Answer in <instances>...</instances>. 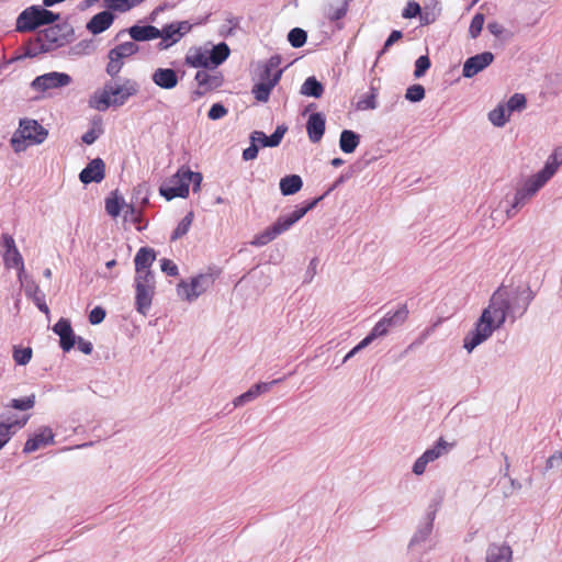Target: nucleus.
Here are the masks:
<instances>
[{"label":"nucleus","instance_id":"1","mask_svg":"<svg viewBox=\"0 0 562 562\" xmlns=\"http://www.w3.org/2000/svg\"><path fill=\"white\" fill-rule=\"evenodd\" d=\"M510 308L508 292L499 288L493 293L488 306L483 310L475 324V329L464 338V348L471 352L476 346L491 337L494 330L504 324Z\"/></svg>","mask_w":562,"mask_h":562},{"label":"nucleus","instance_id":"2","mask_svg":"<svg viewBox=\"0 0 562 562\" xmlns=\"http://www.w3.org/2000/svg\"><path fill=\"white\" fill-rule=\"evenodd\" d=\"M138 92V85L131 79L122 83H108L100 93H95L90 100V105L99 111H105L111 105H123L126 100Z\"/></svg>","mask_w":562,"mask_h":562},{"label":"nucleus","instance_id":"3","mask_svg":"<svg viewBox=\"0 0 562 562\" xmlns=\"http://www.w3.org/2000/svg\"><path fill=\"white\" fill-rule=\"evenodd\" d=\"M322 198L314 199L305 206L294 210L289 215L280 216L272 225L257 234L251 240L252 246L261 247L274 240L279 235L286 232L300 221L310 210H312Z\"/></svg>","mask_w":562,"mask_h":562},{"label":"nucleus","instance_id":"4","mask_svg":"<svg viewBox=\"0 0 562 562\" xmlns=\"http://www.w3.org/2000/svg\"><path fill=\"white\" fill-rule=\"evenodd\" d=\"M221 273L220 268L209 267L205 272L193 277L190 282L181 281L178 284V293L189 302L194 301L214 284Z\"/></svg>","mask_w":562,"mask_h":562},{"label":"nucleus","instance_id":"5","mask_svg":"<svg viewBox=\"0 0 562 562\" xmlns=\"http://www.w3.org/2000/svg\"><path fill=\"white\" fill-rule=\"evenodd\" d=\"M554 173L555 166L553 162H550L548 166H544L543 169L538 173L527 179L522 187L517 189L512 209L516 210L525 205L527 201H529Z\"/></svg>","mask_w":562,"mask_h":562},{"label":"nucleus","instance_id":"6","mask_svg":"<svg viewBox=\"0 0 562 562\" xmlns=\"http://www.w3.org/2000/svg\"><path fill=\"white\" fill-rule=\"evenodd\" d=\"M47 131L34 120H22L19 130L14 133L11 143L16 153L25 150L29 146L45 140Z\"/></svg>","mask_w":562,"mask_h":562},{"label":"nucleus","instance_id":"7","mask_svg":"<svg viewBox=\"0 0 562 562\" xmlns=\"http://www.w3.org/2000/svg\"><path fill=\"white\" fill-rule=\"evenodd\" d=\"M59 15L54 12L40 8L31 7L25 9L16 20V30L20 32H31L42 25L54 23Z\"/></svg>","mask_w":562,"mask_h":562},{"label":"nucleus","instance_id":"8","mask_svg":"<svg viewBox=\"0 0 562 562\" xmlns=\"http://www.w3.org/2000/svg\"><path fill=\"white\" fill-rule=\"evenodd\" d=\"M191 170L180 168L166 183L160 186L159 192L168 201L175 198H188Z\"/></svg>","mask_w":562,"mask_h":562},{"label":"nucleus","instance_id":"9","mask_svg":"<svg viewBox=\"0 0 562 562\" xmlns=\"http://www.w3.org/2000/svg\"><path fill=\"white\" fill-rule=\"evenodd\" d=\"M139 47L134 42H124L110 49L108 54L106 74L115 77L123 68L125 59L135 55Z\"/></svg>","mask_w":562,"mask_h":562},{"label":"nucleus","instance_id":"10","mask_svg":"<svg viewBox=\"0 0 562 562\" xmlns=\"http://www.w3.org/2000/svg\"><path fill=\"white\" fill-rule=\"evenodd\" d=\"M135 305L137 312L146 315L155 295V276L135 277Z\"/></svg>","mask_w":562,"mask_h":562},{"label":"nucleus","instance_id":"11","mask_svg":"<svg viewBox=\"0 0 562 562\" xmlns=\"http://www.w3.org/2000/svg\"><path fill=\"white\" fill-rule=\"evenodd\" d=\"M1 247H2V257L3 262L7 268H15L19 271V278L21 279L24 272V261L23 258L15 246V241L13 237L9 234H2L1 236Z\"/></svg>","mask_w":562,"mask_h":562},{"label":"nucleus","instance_id":"12","mask_svg":"<svg viewBox=\"0 0 562 562\" xmlns=\"http://www.w3.org/2000/svg\"><path fill=\"white\" fill-rule=\"evenodd\" d=\"M192 29V25L188 21H181L165 25L160 33L161 42L159 43L160 49H166L171 45L178 43L186 34Z\"/></svg>","mask_w":562,"mask_h":562},{"label":"nucleus","instance_id":"13","mask_svg":"<svg viewBox=\"0 0 562 562\" xmlns=\"http://www.w3.org/2000/svg\"><path fill=\"white\" fill-rule=\"evenodd\" d=\"M452 445L448 443L443 438H439L436 446L427 449L414 463L413 472L416 475H422L429 462L437 460L442 454L447 453Z\"/></svg>","mask_w":562,"mask_h":562},{"label":"nucleus","instance_id":"14","mask_svg":"<svg viewBox=\"0 0 562 562\" xmlns=\"http://www.w3.org/2000/svg\"><path fill=\"white\" fill-rule=\"evenodd\" d=\"M70 81L69 75L54 71L36 77L32 82V87L38 91H46L68 86Z\"/></svg>","mask_w":562,"mask_h":562},{"label":"nucleus","instance_id":"15","mask_svg":"<svg viewBox=\"0 0 562 562\" xmlns=\"http://www.w3.org/2000/svg\"><path fill=\"white\" fill-rule=\"evenodd\" d=\"M60 25H52L38 33L34 45H40V50L47 52L53 45L61 46L65 41V34Z\"/></svg>","mask_w":562,"mask_h":562},{"label":"nucleus","instance_id":"16","mask_svg":"<svg viewBox=\"0 0 562 562\" xmlns=\"http://www.w3.org/2000/svg\"><path fill=\"white\" fill-rule=\"evenodd\" d=\"M494 60V55L491 52H484L468 58L463 65L462 74L465 78H472Z\"/></svg>","mask_w":562,"mask_h":562},{"label":"nucleus","instance_id":"17","mask_svg":"<svg viewBox=\"0 0 562 562\" xmlns=\"http://www.w3.org/2000/svg\"><path fill=\"white\" fill-rule=\"evenodd\" d=\"M156 259V252L153 248L149 247H142L136 252V256L134 258L135 262V277H151L154 276L153 271L150 270L151 265L154 263Z\"/></svg>","mask_w":562,"mask_h":562},{"label":"nucleus","instance_id":"18","mask_svg":"<svg viewBox=\"0 0 562 562\" xmlns=\"http://www.w3.org/2000/svg\"><path fill=\"white\" fill-rule=\"evenodd\" d=\"M105 178V164L101 158L91 160L79 173L82 183L101 182Z\"/></svg>","mask_w":562,"mask_h":562},{"label":"nucleus","instance_id":"19","mask_svg":"<svg viewBox=\"0 0 562 562\" xmlns=\"http://www.w3.org/2000/svg\"><path fill=\"white\" fill-rule=\"evenodd\" d=\"M55 334L60 338V348L68 352L76 345V336L71 328V324L67 318H60L53 327Z\"/></svg>","mask_w":562,"mask_h":562},{"label":"nucleus","instance_id":"20","mask_svg":"<svg viewBox=\"0 0 562 562\" xmlns=\"http://www.w3.org/2000/svg\"><path fill=\"white\" fill-rule=\"evenodd\" d=\"M195 81L198 82L199 90L195 94L202 97L206 92L222 86L223 77L220 74H210L206 70H198L195 74Z\"/></svg>","mask_w":562,"mask_h":562},{"label":"nucleus","instance_id":"21","mask_svg":"<svg viewBox=\"0 0 562 562\" xmlns=\"http://www.w3.org/2000/svg\"><path fill=\"white\" fill-rule=\"evenodd\" d=\"M54 442V434L50 428L43 427L33 437L29 438L24 445L23 452L31 453L42 447Z\"/></svg>","mask_w":562,"mask_h":562},{"label":"nucleus","instance_id":"22","mask_svg":"<svg viewBox=\"0 0 562 562\" xmlns=\"http://www.w3.org/2000/svg\"><path fill=\"white\" fill-rule=\"evenodd\" d=\"M151 80L156 86L166 90L176 88L179 82L176 70L171 68H157L151 75Z\"/></svg>","mask_w":562,"mask_h":562},{"label":"nucleus","instance_id":"23","mask_svg":"<svg viewBox=\"0 0 562 562\" xmlns=\"http://www.w3.org/2000/svg\"><path fill=\"white\" fill-rule=\"evenodd\" d=\"M326 121L322 113H313L306 123V131L312 143H318L325 133Z\"/></svg>","mask_w":562,"mask_h":562},{"label":"nucleus","instance_id":"24","mask_svg":"<svg viewBox=\"0 0 562 562\" xmlns=\"http://www.w3.org/2000/svg\"><path fill=\"white\" fill-rule=\"evenodd\" d=\"M282 75V70H278L272 75V79L269 81H260L252 88V94L259 102H267L269 100L272 89L277 86Z\"/></svg>","mask_w":562,"mask_h":562},{"label":"nucleus","instance_id":"25","mask_svg":"<svg viewBox=\"0 0 562 562\" xmlns=\"http://www.w3.org/2000/svg\"><path fill=\"white\" fill-rule=\"evenodd\" d=\"M209 49L192 47L188 50L184 63L192 68H210Z\"/></svg>","mask_w":562,"mask_h":562},{"label":"nucleus","instance_id":"26","mask_svg":"<svg viewBox=\"0 0 562 562\" xmlns=\"http://www.w3.org/2000/svg\"><path fill=\"white\" fill-rule=\"evenodd\" d=\"M114 21V15L110 11H102L91 18L87 24V30L92 34H100L108 30Z\"/></svg>","mask_w":562,"mask_h":562},{"label":"nucleus","instance_id":"27","mask_svg":"<svg viewBox=\"0 0 562 562\" xmlns=\"http://www.w3.org/2000/svg\"><path fill=\"white\" fill-rule=\"evenodd\" d=\"M128 33L133 40L132 42L134 43L159 38V36L161 35L160 30L153 25H134L130 27Z\"/></svg>","mask_w":562,"mask_h":562},{"label":"nucleus","instance_id":"28","mask_svg":"<svg viewBox=\"0 0 562 562\" xmlns=\"http://www.w3.org/2000/svg\"><path fill=\"white\" fill-rule=\"evenodd\" d=\"M513 551L506 544H491L486 553V562H512Z\"/></svg>","mask_w":562,"mask_h":562},{"label":"nucleus","instance_id":"29","mask_svg":"<svg viewBox=\"0 0 562 562\" xmlns=\"http://www.w3.org/2000/svg\"><path fill=\"white\" fill-rule=\"evenodd\" d=\"M360 143V136L353 131L344 130L340 134L339 146L345 154H351Z\"/></svg>","mask_w":562,"mask_h":562},{"label":"nucleus","instance_id":"30","mask_svg":"<svg viewBox=\"0 0 562 562\" xmlns=\"http://www.w3.org/2000/svg\"><path fill=\"white\" fill-rule=\"evenodd\" d=\"M302 186V179L297 175L286 176L280 180V190L283 195H291L299 192Z\"/></svg>","mask_w":562,"mask_h":562},{"label":"nucleus","instance_id":"31","mask_svg":"<svg viewBox=\"0 0 562 562\" xmlns=\"http://www.w3.org/2000/svg\"><path fill=\"white\" fill-rule=\"evenodd\" d=\"M408 313V308L404 304L400 306L394 313H386L382 321L385 322L384 324L389 328L400 326L406 322Z\"/></svg>","mask_w":562,"mask_h":562},{"label":"nucleus","instance_id":"32","mask_svg":"<svg viewBox=\"0 0 562 562\" xmlns=\"http://www.w3.org/2000/svg\"><path fill=\"white\" fill-rule=\"evenodd\" d=\"M229 47L226 43H220L209 50V59L211 67H217L224 63L229 56Z\"/></svg>","mask_w":562,"mask_h":562},{"label":"nucleus","instance_id":"33","mask_svg":"<svg viewBox=\"0 0 562 562\" xmlns=\"http://www.w3.org/2000/svg\"><path fill=\"white\" fill-rule=\"evenodd\" d=\"M271 383H257L249 391L238 396L234 404L235 406L243 405L246 402H249L257 397L260 393L267 392L270 387Z\"/></svg>","mask_w":562,"mask_h":562},{"label":"nucleus","instance_id":"34","mask_svg":"<svg viewBox=\"0 0 562 562\" xmlns=\"http://www.w3.org/2000/svg\"><path fill=\"white\" fill-rule=\"evenodd\" d=\"M324 92L322 83L315 78H307L301 87V93L308 97L319 98Z\"/></svg>","mask_w":562,"mask_h":562},{"label":"nucleus","instance_id":"35","mask_svg":"<svg viewBox=\"0 0 562 562\" xmlns=\"http://www.w3.org/2000/svg\"><path fill=\"white\" fill-rule=\"evenodd\" d=\"M349 3L347 0L340 1L337 5L329 4L326 10V18L329 21H338L346 16Z\"/></svg>","mask_w":562,"mask_h":562},{"label":"nucleus","instance_id":"36","mask_svg":"<svg viewBox=\"0 0 562 562\" xmlns=\"http://www.w3.org/2000/svg\"><path fill=\"white\" fill-rule=\"evenodd\" d=\"M144 0H104L108 9L117 12H126Z\"/></svg>","mask_w":562,"mask_h":562},{"label":"nucleus","instance_id":"37","mask_svg":"<svg viewBox=\"0 0 562 562\" xmlns=\"http://www.w3.org/2000/svg\"><path fill=\"white\" fill-rule=\"evenodd\" d=\"M384 323L385 322L382 319L379 321L372 328L371 333L360 341V347H367L375 338L385 336L390 328Z\"/></svg>","mask_w":562,"mask_h":562},{"label":"nucleus","instance_id":"38","mask_svg":"<svg viewBox=\"0 0 562 562\" xmlns=\"http://www.w3.org/2000/svg\"><path fill=\"white\" fill-rule=\"evenodd\" d=\"M192 222H193V212H189L181 220V222L178 224V226L173 231V233L171 235V239L176 240V239H179V238L183 237L189 232V229H190V227L192 225Z\"/></svg>","mask_w":562,"mask_h":562},{"label":"nucleus","instance_id":"39","mask_svg":"<svg viewBox=\"0 0 562 562\" xmlns=\"http://www.w3.org/2000/svg\"><path fill=\"white\" fill-rule=\"evenodd\" d=\"M103 133L101 121H94L91 127L82 135V142L87 145L93 144Z\"/></svg>","mask_w":562,"mask_h":562},{"label":"nucleus","instance_id":"40","mask_svg":"<svg viewBox=\"0 0 562 562\" xmlns=\"http://www.w3.org/2000/svg\"><path fill=\"white\" fill-rule=\"evenodd\" d=\"M35 405V394H32L30 396L23 397V398H13L9 404H7V407H11L18 411H29L33 408Z\"/></svg>","mask_w":562,"mask_h":562},{"label":"nucleus","instance_id":"41","mask_svg":"<svg viewBox=\"0 0 562 562\" xmlns=\"http://www.w3.org/2000/svg\"><path fill=\"white\" fill-rule=\"evenodd\" d=\"M306 38V32L299 27L292 29L288 34V41L295 48L302 47L305 44Z\"/></svg>","mask_w":562,"mask_h":562},{"label":"nucleus","instance_id":"42","mask_svg":"<svg viewBox=\"0 0 562 562\" xmlns=\"http://www.w3.org/2000/svg\"><path fill=\"white\" fill-rule=\"evenodd\" d=\"M32 355H33V351H32V348H30V347H26V348L14 347V349H13V360L19 366L27 364L32 359Z\"/></svg>","mask_w":562,"mask_h":562},{"label":"nucleus","instance_id":"43","mask_svg":"<svg viewBox=\"0 0 562 562\" xmlns=\"http://www.w3.org/2000/svg\"><path fill=\"white\" fill-rule=\"evenodd\" d=\"M509 114H506L504 106H497L490 112L488 119L495 126H503L508 121Z\"/></svg>","mask_w":562,"mask_h":562},{"label":"nucleus","instance_id":"44","mask_svg":"<svg viewBox=\"0 0 562 562\" xmlns=\"http://www.w3.org/2000/svg\"><path fill=\"white\" fill-rule=\"evenodd\" d=\"M122 209L121 200L117 195L113 194L112 196L106 198L105 200V211L112 217L119 216Z\"/></svg>","mask_w":562,"mask_h":562},{"label":"nucleus","instance_id":"45","mask_svg":"<svg viewBox=\"0 0 562 562\" xmlns=\"http://www.w3.org/2000/svg\"><path fill=\"white\" fill-rule=\"evenodd\" d=\"M484 21H485V18H484V14H482V13H476L473 16L470 27H469V34L472 38H476L480 35V33L483 29V25H484Z\"/></svg>","mask_w":562,"mask_h":562},{"label":"nucleus","instance_id":"46","mask_svg":"<svg viewBox=\"0 0 562 562\" xmlns=\"http://www.w3.org/2000/svg\"><path fill=\"white\" fill-rule=\"evenodd\" d=\"M357 108L359 110H373L376 108V91L374 88H371V92L358 101Z\"/></svg>","mask_w":562,"mask_h":562},{"label":"nucleus","instance_id":"47","mask_svg":"<svg viewBox=\"0 0 562 562\" xmlns=\"http://www.w3.org/2000/svg\"><path fill=\"white\" fill-rule=\"evenodd\" d=\"M279 64H280L279 57H271L265 66L263 74L261 76V81H269V79H272V75L276 71L280 70Z\"/></svg>","mask_w":562,"mask_h":562},{"label":"nucleus","instance_id":"48","mask_svg":"<svg viewBox=\"0 0 562 562\" xmlns=\"http://www.w3.org/2000/svg\"><path fill=\"white\" fill-rule=\"evenodd\" d=\"M26 422H27V417L21 422H15V423H11V424L0 422V437H1L0 439L5 440V443H7L12 435L11 429L14 426L23 427L26 424Z\"/></svg>","mask_w":562,"mask_h":562},{"label":"nucleus","instance_id":"49","mask_svg":"<svg viewBox=\"0 0 562 562\" xmlns=\"http://www.w3.org/2000/svg\"><path fill=\"white\" fill-rule=\"evenodd\" d=\"M425 97V89L422 85H413L407 88L405 98L411 102H418Z\"/></svg>","mask_w":562,"mask_h":562},{"label":"nucleus","instance_id":"50","mask_svg":"<svg viewBox=\"0 0 562 562\" xmlns=\"http://www.w3.org/2000/svg\"><path fill=\"white\" fill-rule=\"evenodd\" d=\"M430 59L428 56H420L415 63L414 76L416 78L423 77L430 67Z\"/></svg>","mask_w":562,"mask_h":562},{"label":"nucleus","instance_id":"51","mask_svg":"<svg viewBox=\"0 0 562 562\" xmlns=\"http://www.w3.org/2000/svg\"><path fill=\"white\" fill-rule=\"evenodd\" d=\"M526 106V98L521 93H515L512 95L507 102V109L509 112L521 110Z\"/></svg>","mask_w":562,"mask_h":562},{"label":"nucleus","instance_id":"52","mask_svg":"<svg viewBox=\"0 0 562 562\" xmlns=\"http://www.w3.org/2000/svg\"><path fill=\"white\" fill-rule=\"evenodd\" d=\"M227 114V109L221 103H214L209 110L207 116L210 120H220Z\"/></svg>","mask_w":562,"mask_h":562},{"label":"nucleus","instance_id":"53","mask_svg":"<svg viewBox=\"0 0 562 562\" xmlns=\"http://www.w3.org/2000/svg\"><path fill=\"white\" fill-rule=\"evenodd\" d=\"M285 132H286L285 126H278L276 128L274 133L272 135L268 136L269 142L267 144L269 145V147L278 146L281 143Z\"/></svg>","mask_w":562,"mask_h":562},{"label":"nucleus","instance_id":"54","mask_svg":"<svg viewBox=\"0 0 562 562\" xmlns=\"http://www.w3.org/2000/svg\"><path fill=\"white\" fill-rule=\"evenodd\" d=\"M160 268L165 273L171 277H175L179 273L177 265L172 260L167 258L161 259Z\"/></svg>","mask_w":562,"mask_h":562},{"label":"nucleus","instance_id":"55","mask_svg":"<svg viewBox=\"0 0 562 562\" xmlns=\"http://www.w3.org/2000/svg\"><path fill=\"white\" fill-rule=\"evenodd\" d=\"M420 13V5L415 1H409L403 11V18L411 19L415 18Z\"/></svg>","mask_w":562,"mask_h":562},{"label":"nucleus","instance_id":"56","mask_svg":"<svg viewBox=\"0 0 562 562\" xmlns=\"http://www.w3.org/2000/svg\"><path fill=\"white\" fill-rule=\"evenodd\" d=\"M105 317V311L101 306H95L89 314V322L92 325L100 324Z\"/></svg>","mask_w":562,"mask_h":562},{"label":"nucleus","instance_id":"57","mask_svg":"<svg viewBox=\"0 0 562 562\" xmlns=\"http://www.w3.org/2000/svg\"><path fill=\"white\" fill-rule=\"evenodd\" d=\"M251 140L254 144L258 143L263 147H269V145L267 144L269 142L268 136L261 131H255L251 134Z\"/></svg>","mask_w":562,"mask_h":562},{"label":"nucleus","instance_id":"58","mask_svg":"<svg viewBox=\"0 0 562 562\" xmlns=\"http://www.w3.org/2000/svg\"><path fill=\"white\" fill-rule=\"evenodd\" d=\"M550 162H553L555 166V171L558 170V167L562 164V148H555L554 151L549 157L548 161L546 162V166H548Z\"/></svg>","mask_w":562,"mask_h":562},{"label":"nucleus","instance_id":"59","mask_svg":"<svg viewBox=\"0 0 562 562\" xmlns=\"http://www.w3.org/2000/svg\"><path fill=\"white\" fill-rule=\"evenodd\" d=\"M76 345L78 349L83 352L85 355H90L92 352V344L88 340H85L81 337L76 338Z\"/></svg>","mask_w":562,"mask_h":562},{"label":"nucleus","instance_id":"60","mask_svg":"<svg viewBox=\"0 0 562 562\" xmlns=\"http://www.w3.org/2000/svg\"><path fill=\"white\" fill-rule=\"evenodd\" d=\"M403 36L401 31L394 30L387 40L384 43V47L382 52H385L391 45H393L396 41L401 40Z\"/></svg>","mask_w":562,"mask_h":562},{"label":"nucleus","instance_id":"61","mask_svg":"<svg viewBox=\"0 0 562 562\" xmlns=\"http://www.w3.org/2000/svg\"><path fill=\"white\" fill-rule=\"evenodd\" d=\"M258 155V147L256 144H251L248 148L244 149L243 151V158L245 160H252Z\"/></svg>","mask_w":562,"mask_h":562},{"label":"nucleus","instance_id":"62","mask_svg":"<svg viewBox=\"0 0 562 562\" xmlns=\"http://www.w3.org/2000/svg\"><path fill=\"white\" fill-rule=\"evenodd\" d=\"M487 29L488 31L495 35V36H501L504 32V27L502 24H499L498 22H491L487 24Z\"/></svg>","mask_w":562,"mask_h":562},{"label":"nucleus","instance_id":"63","mask_svg":"<svg viewBox=\"0 0 562 562\" xmlns=\"http://www.w3.org/2000/svg\"><path fill=\"white\" fill-rule=\"evenodd\" d=\"M201 182H202V175L200 172L191 171L190 183H193V191H196L200 189Z\"/></svg>","mask_w":562,"mask_h":562},{"label":"nucleus","instance_id":"64","mask_svg":"<svg viewBox=\"0 0 562 562\" xmlns=\"http://www.w3.org/2000/svg\"><path fill=\"white\" fill-rule=\"evenodd\" d=\"M32 43L30 44V46L26 48V52H25V55L26 56H30V57H34L37 55L38 50L36 48H32Z\"/></svg>","mask_w":562,"mask_h":562}]
</instances>
